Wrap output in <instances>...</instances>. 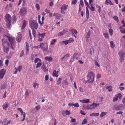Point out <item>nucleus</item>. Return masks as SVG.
<instances>
[{
	"label": "nucleus",
	"mask_w": 125,
	"mask_h": 125,
	"mask_svg": "<svg viewBox=\"0 0 125 125\" xmlns=\"http://www.w3.org/2000/svg\"><path fill=\"white\" fill-rule=\"evenodd\" d=\"M89 8H90V10L92 11H94L95 10V8L93 7H90Z\"/></svg>",
	"instance_id": "obj_62"
},
{
	"label": "nucleus",
	"mask_w": 125,
	"mask_h": 125,
	"mask_svg": "<svg viewBox=\"0 0 125 125\" xmlns=\"http://www.w3.org/2000/svg\"><path fill=\"white\" fill-rule=\"evenodd\" d=\"M58 71H56L55 70L53 71V73H52V75L54 77L55 76L56 77H58Z\"/></svg>",
	"instance_id": "obj_21"
},
{
	"label": "nucleus",
	"mask_w": 125,
	"mask_h": 125,
	"mask_svg": "<svg viewBox=\"0 0 125 125\" xmlns=\"http://www.w3.org/2000/svg\"><path fill=\"white\" fill-rule=\"evenodd\" d=\"M86 17L87 19H88L89 17V13L88 8H86Z\"/></svg>",
	"instance_id": "obj_29"
},
{
	"label": "nucleus",
	"mask_w": 125,
	"mask_h": 125,
	"mask_svg": "<svg viewBox=\"0 0 125 125\" xmlns=\"http://www.w3.org/2000/svg\"><path fill=\"white\" fill-rule=\"evenodd\" d=\"M78 55V54L77 53H75L73 55V59H71V61H72V62H73V61L74 60H73V59H78V57L77 56V55Z\"/></svg>",
	"instance_id": "obj_19"
},
{
	"label": "nucleus",
	"mask_w": 125,
	"mask_h": 125,
	"mask_svg": "<svg viewBox=\"0 0 125 125\" xmlns=\"http://www.w3.org/2000/svg\"><path fill=\"white\" fill-rule=\"evenodd\" d=\"M86 109H87L92 110L93 109L92 106H91V104L88 105L86 106Z\"/></svg>",
	"instance_id": "obj_32"
},
{
	"label": "nucleus",
	"mask_w": 125,
	"mask_h": 125,
	"mask_svg": "<svg viewBox=\"0 0 125 125\" xmlns=\"http://www.w3.org/2000/svg\"><path fill=\"white\" fill-rule=\"evenodd\" d=\"M62 80V78H59L57 80V83L58 84H60L61 81Z\"/></svg>",
	"instance_id": "obj_42"
},
{
	"label": "nucleus",
	"mask_w": 125,
	"mask_h": 125,
	"mask_svg": "<svg viewBox=\"0 0 125 125\" xmlns=\"http://www.w3.org/2000/svg\"><path fill=\"white\" fill-rule=\"evenodd\" d=\"M6 72V70L4 69H2L0 71V79L3 78Z\"/></svg>",
	"instance_id": "obj_9"
},
{
	"label": "nucleus",
	"mask_w": 125,
	"mask_h": 125,
	"mask_svg": "<svg viewBox=\"0 0 125 125\" xmlns=\"http://www.w3.org/2000/svg\"><path fill=\"white\" fill-rule=\"evenodd\" d=\"M49 78V76L47 75H46L45 76V80L46 81H47L48 80Z\"/></svg>",
	"instance_id": "obj_63"
},
{
	"label": "nucleus",
	"mask_w": 125,
	"mask_h": 125,
	"mask_svg": "<svg viewBox=\"0 0 125 125\" xmlns=\"http://www.w3.org/2000/svg\"><path fill=\"white\" fill-rule=\"evenodd\" d=\"M20 12L22 16L26 14L27 13L26 9L24 8H22L20 10Z\"/></svg>",
	"instance_id": "obj_11"
},
{
	"label": "nucleus",
	"mask_w": 125,
	"mask_h": 125,
	"mask_svg": "<svg viewBox=\"0 0 125 125\" xmlns=\"http://www.w3.org/2000/svg\"><path fill=\"white\" fill-rule=\"evenodd\" d=\"M97 8H98V11L100 13L101 11V8L99 6H97Z\"/></svg>",
	"instance_id": "obj_48"
},
{
	"label": "nucleus",
	"mask_w": 125,
	"mask_h": 125,
	"mask_svg": "<svg viewBox=\"0 0 125 125\" xmlns=\"http://www.w3.org/2000/svg\"><path fill=\"white\" fill-rule=\"evenodd\" d=\"M68 6L65 4H63L61 8V12L62 14H64V11L66 10L68 7Z\"/></svg>",
	"instance_id": "obj_10"
},
{
	"label": "nucleus",
	"mask_w": 125,
	"mask_h": 125,
	"mask_svg": "<svg viewBox=\"0 0 125 125\" xmlns=\"http://www.w3.org/2000/svg\"><path fill=\"white\" fill-rule=\"evenodd\" d=\"M39 48H41L43 51L47 50L48 48L47 44L45 43H41L38 45Z\"/></svg>",
	"instance_id": "obj_5"
},
{
	"label": "nucleus",
	"mask_w": 125,
	"mask_h": 125,
	"mask_svg": "<svg viewBox=\"0 0 125 125\" xmlns=\"http://www.w3.org/2000/svg\"><path fill=\"white\" fill-rule=\"evenodd\" d=\"M56 42V40L55 39H53L52 40V41L51 43V45H52L54 44Z\"/></svg>",
	"instance_id": "obj_41"
},
{
	"label": "nucleus",
	"mask_w": 125,
	"mask_h": 125,
	"mask_svg": "<svg viewBox=\"0 0 125 125\" xmlns=\"http://www.w3.org/2000/svg\"><path fill=\"white\" fill-rule=\"evenodd\" d=\"M62 42L64 43L65 45L69 43L68 41L67 40H66L65 41H63Z\"/></svg>",
	"instance_id": "obj_49"
},
{
	"label": "nucleus",
	"mask_w": 125,
	"mask_h": 125,
	"mask_svg": "<svg viewBox=\"0 0 125 125\" xmlns=\"http://www.w3.org/2000/svg\"><path fill=\"white\" fill-rule=\"evenodd\" d=\"M99 104H96L94 103H93L92 104H91V106H92L93 108V109H94L97 106L99 105Z\"/></svg>",
	"instance_id": "obj_26"
},
{
	"label": "nucleus",
	"mask_w": 125,
	"mask_h": 125,
	"mask_svg": "<svg viewBox=\"0 0 125 125\" xmlns=\"http://www.w3.org/2000/svg\"><path fill=\"white\" fill-rule=\"evenodd\" d=\"M45 59L47 61L49 62H52L53 60V58L51 57L46 56L45 57Z\"/></svg>",
	"instance_id": "obj_20"
},
{
	"label": "nucleus",
	"mask_w": 125,
	"mask_h": 125,
	"mask_svg": "<svg viewBox=\"0 0 125 125\" xmlns=\"http://www.w3.org/2000/svg\"><path fill=\"white\" fill-rule=\"evenodd\" d=\"M118 54L119 56L120 62H123L124 58L125 57V54L122 51H119Z\"/></svg>",
	"instance_id": "obj_7"
},
{
	"label": "nucleus",
	"mask_w": 125,
	"mask_h": 125,
	"mask_svg": "<svg viewBox=\"0 0 125 125\" xmlns=\"http://www.w3.org/2000/svg\"><path fill=\"white\" fill-rule=\"evenodd\" d=\"M79 91L81 92H83L85 91L81 87H78Z\"/></svg>",
	"instance_id": "obj_46"
},
{
	"label": "nucleus",
	"mask_w": 125,
	"mask_h": 125,
	"mask_svg": "<svg viewBox=\"0 0 125 125\" xmlns=\"http://www.w3.org/2000/svg\"><path fill=\"white\" fill-rule=\"evenodd\" d=\"M79 101L80 102L83 103L88 104L90 103V100L88 99L83 100H80Z\"/></svg>",
	"instance_id": "obj_16"
},
{
	"label": "nucleus",
	"mask_w": 125,
	"mask_h": 125,
	"mask_svg": "<svg viewBox=\"0 0 125 125\" xmlns=\"http://www.w3.org/2000/svg\"><path fill=\"white\" fill-rule=\"evenodd\" d=\"M124 107L122 104L119 105L115 104L114 106L113 109L114 110L121 111L123 110Z\"/></svg>",
	"instance_id": "obj_6"
},
{
	"label": "nucleus",
	"mask_w": 125,
	"mask_h": 125,
	"mask_svg": "<svg viewBox=\"0 0 125 125\" xmlns=\"http://www.w3.org/2000/svg\"><path fill=\"white\" fill-rule=\"evenodd\" d=\"M107 113V112H104L101 113L100 115V117H103V116L106 115Z\"/></svg>",
	"instance_id": "obj_33"
},
{
	"label": "nucleus",
	"mask_w": 125,
	"mask_h": 125,
	"mask_svg": "<svg viewBox=\"0 0 125 125\" xmlns=\"http://www.w3.org/2000/svg\"><path fill=\"white\" fill-rule=\"evenodd\" d=\"M7 38L10 42V43H15V40L13 37H9L8 36L7 37Z\"/></svg>",
	"instance_id": "obj_15"
},
{
	"label": "nucleus",
	"mask_w": 125,
	"mask_h": 125,
	"mask_svg": "<svg viewBox=\"0 0 125 125\" xmlns=\"http://www.w3.org/2000/svg\"><path fill=\"white\" fill-rule=\"evenodd\" d=\"M17 110H18L19 111H20V112H21V114L22 115V113H24V112H23V111L22 110V109L21 108H18L17 109Z\"/></svg>",
	"instance_id": "obj_61"
},
{
	"label": "nucleus",
	"mask_w": 125,
	"mask_h": 125,
	"mask_svg": "<svg viewBox=\"0 0 125 125\" xmlns=\"http://www.w3.org/2000/svg\"><path fill=\"white\" fill-rule=\"evenodd\" d=\"M70 55L69 54H66L64 57L61 58L62 61H65L66 59L67 58L69 57Z\"/></svg>",
	"instance_id": "obj_22"
},
{
	"label": "nucleus",
	"mask_w": 125,
	"mask_h": 125,
	"mask_svg": "<svg viewBox=\"0 0 125 125\" xmlns=\"http://www.w3.org/2000/svg\"><path fill=\"white\" fill-rule=\"evenodd\" d=\"M30 25L32 29H37L38 27V24L35 20H31L30 22Z\"/></svg>",
	"instance_id": "obj_3"
},
{
	"label": "nucleus",
	"mask_w": 125,
	"mask_h": 125,
	"mask_svg": "<svg viewBox=\"0 0 125 125\" xmlns=\"http://www.w3.org/2000/svg\"><path fill=\"white\" fill-rule=\"evenodd\" d=\"M53 16H55L57 19H59L60 16V14L57 13H55L54 14Z\"/></svg>",
	"instance_id": "obj_36"
},
{
	"label": "nucleus",
	"mask_w": 125,
	"mask_h": 125,
	"mask_svg": "<svg viewBox=\"0 0 125 125\" xmlns=\"http://www.w3.org/2000/svg\"><path fill=\"white\" fill-rule=\"evenodd\" d=\"M105 4H110L113 5V3L111 2V1L110 0H106L105 1Z\"/></svg>",
	"instance_id": "obj_27"
},
{
	"label": "nucleus",
	"mask_w": 125,
	"mask_h": 125,
	"mask_svg": "<svg viewBox=\"0 0 125 125\" xmlns=\"http://www.w3.org/2000/svg\"><path fill=\"white\" fill-rule=\"evenodd\" d=\"M113 30L111 29L109 30V32L111 35L112 36L113 34Z\"/></svg>",
	"instance_id": "obj_60"
},
{
	"label": "nucleus",
	"mask_w": 125,
	"mask_h": 125,
	"mask_svg": "<svg viewBox=\"0 0 125 125\" xmlns=\"http://www.w3.org/2000/svg\"><path fill=\"white\" fill-rule=\"evenodd\" d=\"M46 33L45 32H44L42 33H39L38 34L37 36L39 38L41 37V38H43L46 35Z\"/></svg>",
	"instance_id": "obj_17"
},
{
	"label": "nucleus",
	"mask_w": 125,
	"mask_h": 125,
	"mask_svg": "<svg viewBox=\"0 0 125 125\" xmlns=\"http://www.w3.org/2000/svg\"><path fill=\"white\" fill-rule=\"evenodd\" d=\"M15 43H11L10 48L13 50H15Z\"/></svg>",
	"instance_id": "obj_28"
},
{
	"label": "nucleus",
	"mask_w": 125,
	"mask_h": 125,
	"mask_svg": "<svg viewBox=\"0 0 125 125\" xmlns=\"http://www.w3.org/2000/svg\"><path fill=\"white\" fill-rule=\"evenodd\" d=\"M13 20V23H15L17 19L15 15H13L12 16Z\"/></svg>",
	"instance_id": "obj_44"
},
{
	"label": "nucleus",
	"mask_w": 125,
	"mask_h": 125,
	"mask_svg": "<svg viewBox=\"0 0 125 125\" xmlns=\"http://www.w3.org/2000/svg\"><path fill=\"white\" fill-rule=\"evenodd\" d=\"M6 87V86L5 85H1V89H5Z\"/></svg>",
	"instance_id": "obj_59"
},
{
	"label": "nucleus",
	"mask_w": 125,
	"mask_h": 125,
	"mask_svg": "<svg viewBox=\"0 0 125 125\" xmlns=\"http://www.w3.org/2000/svg\"><path fill=\"white\" fill-rule=\"evenodd\" d=\"M95 76L94 74L92 72H90L87 76L88 81L89 83L92 82L94 80Z\"/></svg>",
	"instance_id": "obj_4"
},
{
	"label": "nucleus",
	"mask_w": 125,
	"mask_h": 125,
	"mask_svg": "<svg viewBox=\"0 0 125 125\" xmlns=\"http://www.w3.org/2000/svg\"><path fill=\"white\" fill-rule=\"evenodd\" d=\"M122 95L120 93H119L116 94L113 98V102H115L117 101L118 100V98H119V100H120L122 98Z\"/></svg>",
	"instance_id": "obj_8"
},
{
	"label": "nucleus",
	"mask_w": 125,
	"mask_h": 125,
	"mask_svg": "<svg viewBox=\"0 0 125 125\" xmlns=\"http://www.w3.org/2000/svg\"><path fill=\"white\" fill-rule=\"evenodd\" d=\"M90 31H88V32L87 33V34L86 35V37L87 40L88 38H89L90 37Z\"/></svg>",
	"instance_id": "obj_45"
},
{
	"label": "nucleus",
	"mask_w": 125,
	"mask_h": 125,
	"mask_svg": "<svg viewBox=\"0 0 125 125\" xmlns=\"http://www.w3.org/2000/svg\"><path fill=\"white\" fill-rule=\"evenodd\" d=\"M113 18L115 21H116L117 22L118 21V17L116 16H114Z\"/></svg>",
	"instance_id": "obj_50"
},
{
	"label": "nucleus",
	"mask_w": 125,
	"mask_h": 125,
	"mask_svg": "<svg viewBox=\"0 0 125 125\" xmlns=\"http://www.w3.org/2000/svg\"><path fill=\"white\" fill-rule=\"evenodd\" d=\"M32 34L33 35V37L35 39L36 37V32L34 29H32Z\"/></svg>",
	"instance_id": "obj_31"
},
{
	"label": "nucleus",
	"mask_w": 125,
	"mask_h": 125,
	"mask_svg": "<svg viewBox=\"0 0 125 125\" xmlns=\"http://www.w3.org/2000/svg\"><path fill=\"white\" fill-rule=\"evenodd\" d=\"M26 21H24L23 23V26L21 28L22 29H23L25 28L26 25Z\"/></svg>",
	"instance_id": "obj_34"
},
{
	"label": "nucleus",
	"mask_w": 125,
	"mask_h": 125,
	"mask_svg": "<svg viewBox=\"0 0 125 125\" xmlns=\"http://www.w3.org/2000/svg\"><path fill=\"white\" fill-rule=\"evenodd\" d=\"M65 31L64 30H63L62 31L60 32H59L58 34V35L59 36H61L63 35V34L65 33Z\"/></svg>",
	"instance_id": "obj_30"
},
{
	"label": "nucleus",
	"mask_w": 125,
	"mask_h": 125,
	"mask_svg": "<svg viewBox=\"0 0 125 125\" xmlns=\"http://www.w3.org/2000/svg\"><path fill=\"white\" fill-rule=\"evenodd\" d=\"M2 45L3 46V51L8 53V52L10 48V44L8 42L7 40L6 39H4L2 40Z\"/></svg>",
	"instance_id": "obj_1"
},
{
	"label": "nucleus",
	"mask_w": 125,
	"mask_h": 125,
	"mask_svg": "<svg viewBox=\"0 0 125 125\" xmlns=\"http://www.w3.org/2000/svg\"><path fill=\"white\" fill-rule=\"evenodd\" d=\"M9 104L7 102H6L4 103L2 105L3 109L5 110H7L9 107Z\"/></svg>",
	"instance_id": "obj_13"
},
{
	"label": "nucleus",
	"mask_w": 125,
	"mask_h": 125,
	"mask_svg": "<svg viewBox=\"0 0 125 125\" xmlns=\"http://www.w3.org/2000/svg\"><path fill=\"white\" fill-rule=\"evenodd\" d=\"M36 7L37 10H39L40 9V6L38 4H36Z\"/></svg>",
	"instance_id": "obj_57"
},
{
	"label": "nucleus",
	"mask_w": 125,
	"mask_h": 125,
	"mask_svg": "<svg viewBox=\"0 0 125 125\" xmlns=\"http://www.w3.org/2000/svg\"><path fill=\"white\" fill-rule=\"evenodd\" d=\"M87 120L86 119H83L82 124V125H83L84 124H86L87 123Z\"/></svg>",
	"instance_id": "obj_51"
},
{
	"label": "nucleus",
	"mask_w": 125,
	"mask_h": 125,
	"mask_svg": "<svg viewBox=\"0 0 125 125\" xmlns=\"http://www.w3.org/2000/svg\"><path fill=\"white\" fill-rule=\"evenodd\" d=\"M122 102L125 106V98H123Z\"/></svg>",
	"instance_id": "obj_64"
},
{
	"label": "nucleus",
	"mask_w": 125,
	"mask_h": 125,
	"mask_svg": "<svg viewBox=\"0 0 125 125\" xmlns=\"http://www.w3.org/2000/svg\"><path fill=\"white\" fill-rule=\"evenodd\" d=\"M3 61L0 60V68H1L3 66Z\"/></svg>",
	"instance_id": "obj_55"
},
{
	"label": "nucleus",
	"mask_w": 125,
	"mask_h": 125,
	"mask_svg": "<svg viewBox=\"0 0 125 125\" xmlns=\"http://www.w3.org/2000/svg\"><path fill=\"white\" fill-rule=\"evenodd\" d=\"M65 114L67 115H69L71 113L69 111L66 110L65 111Z\"/></svg>",
	"instance_id": "obj_58"
},
{
	"label": "nucleus",
	"mask_w": 125,
	"mask_h": 125,
	"mask_svg": "<svg viewBox=\"0 0 125 125\" xmlns=\"http://www.w3.org/2000/svg\"><path fill=\"white\" fill-rule=\"evenodd\" d=\"M14 53V52L10 51V53H9L6 56V57L8 59H10L11 58L12 56Z\"/></svg>",
	"instance_id": "obj_18"
},
{
	"label": "nucleus",
	"mask_w": 125,
	"mask_h": 125,
	"mask_svg": "<svg viewBox=\"0 0 125 125\" xmlns=\"http://www.w3.org/2000/svg\"><path fill=\"white\" fill-rule=\"evenodd\" d=\"M11 17L10 15L8 14H7L5 16V21L7 23V27L10 28L11 26Z\"/></svg>",
	"instance_id": "obj_2"
},
{
	"label": "nucleus",
	"mask_w": 125,
	"mask_h": 125,
	"mask_svg": "<svg viewBox=\"0 0 125 125\" xmlns=\"http://www.w3.org/2000/svg\"><path fill=\"white\" fill-rule=\"evenodd\" d=\"M68 41V42L69 43H71L72 42H73L74 41V40L72 38H70Z\"/></svg>",
	"instance_id": "obj_56"
},
{
	"label": "nucleus",
	"mask_w": 125,
	"mask_h": 125,
	"mask_svg": "<svg viewBox=\"0 0 125 125\" xmlns=\"http://www.w3.org/2000/svg\"><path fill=\"white\" fill-rule=\"evenodd\" d=\"M110 46L112 48H114L115 45L113 41H112L110 42Z\"/></svg>",
	"instance_id": "obj_43"
},
{
	"label": "nucleus",
	"mask_w": 125,
	"mask_h": 125,
	"mask_svg": "<svg viewBox=\"0 0 125 125\" xmlns=\"http://www.w3.org/2000/svg\"><path fill=\"white\" fill-rule=\"evenodd\" d=\"M42 65V63L41 62H39L38 63L36 66V68H37L40 67H41V66Z\"/></svg>",
	"instance_id": "obj_37"
},
{
	"label": "nucleus",
	"mask_w": 125,
	"mask_h": 125,
	"mask_svg": "<svg viewBox=\"0 0 125 125\" xmlns=\"http://www.w3.org/2000/svg\"><path fill=\"white\" fill-rule=\"evenodd\" d=\"M22 38V35L20 33H18V35L16 38V40L18 42H21V39Z\"/></svg>",
	"instance_id": "obj_12"
},
{
	"label": "nucleus",
	"mask_w": 125,
	"mask_h": 125,
	"mask_svg": "<svg viewBox=\"0 0 125 125\" xmlns=\"http://www.w3.org/2000/svg\"><path fill=\"white\" fill-rule=\"evenodd\" d=\"M4 123V124L5 125H7L8 124H9L10 122V121L9 120L8 121L7 120H5L3 121Z\"/></svg>",
	"instance_id": "obj_35"
},
{
	"label": "nucleus",
	"mask_w": 125,
	"mask_h": 125,
	"mask_svg": "<svg viewBox=\"0 0 125 125\" xmlns=\"http://www.w3.org/2000/svg\"><path fill=\"white\" fill-rule=\"evenodd\" d=\"M103 35L105 38L108 39L109 38V36L108 33H103Z\"/></svg>",
	"instance_id": "obj_39"
},
{
	"label": "nucleus",
	"mask_w": 125,
	"mask_h": 125,
	"mask_svg": "<svg viewBox=\"0 0 125 125\" xmlns=\"http://www.w3.org/2000/svg\"><path fill=\"white\" fill-rule=\"evenodd\" d=\"M81 5L82 7H83L84 6V4L83 0H80V3L79 4Z\"/></svg>",
	"instance_id": "obj_40"
},
{
	"label": "nucleus",
	"mask_w": 125,
	"mask_h": 125,
	"mask_svg": "<svg viewBox=\"0 0 125 125\" xmlns=\"http://www.w3.org/2000/svg\"><path fill=\"white\" fill-rule=\"evenodd\" d=\"M106 89H108L109 92H110L112 91V87L110 85H109L105 87Z\"/></svg>",
	"instance_id": "obj_23"
},
{
	"label": "nucleus",
	"mask_w": 125,
	"mask_h": 125,
	"mask_svg": "<svg viewBox=\"0 0 125 125\" xmlns=\"http://www.w3.org/2000/svg\"><path fill=\"white\" fill-rule=\"evenodd\" d=\"M84 1L85 5H86L89 8L90 6H89L87 2V1L86 0H84Z\"/></svg>",
	"instance_id": "obj_54"
},
{
	"label": "nucleus",
	"mask_w": 125,
	"mask_h": 125,
	"mask_svg": "<svg viewBox=\"0 0 125 125\" xmlns=\"http://www.w3.org/2000/svg\"><path fill=\"white\" fill-rule=\"evenodd\" d=\"M99 115V113H93L90 114V116H97Z\"/></svg>",
	"instance_id": "obj_24"
},
{
	"label": "nucleus",
	"mask_w": 125,
	"mask_h": 125,
	"mask_svg": "<svg viewBox=\"0 0 125 125\" xmlns=\"http://www.w3.org/2000/svg\"><path fill=\"white\" fill-rule=\"evenodd\" d=\"M41 108V107L40 105H38L36 106L35 108L37 110H39Z\"/></svg>",
	"instance_id": "obj_52"
},
{
	"label": "nucleus",
	"mask_w": 125,
	"mask_h": 125,
	"mask_svg": "<svg viewBox=\"0 0 125 125\" xmlns=\"http://www.w3.org/2000/svg\"><path fill=\"white\" fill-rule=\"evenodd\" d=\"M22 67L21 66H18L17 67V70H18L19 72H21V69H22Z\"/></svg>",
	"instance_id": "obj_47"
},
{
	"label": "nucleus",
	"mask_w": 125,
	"mask_h": 125,
	"mask_svg": "<svg viewBox=\"0 0 125 125\" xmlns=\"http://www.w3.org/2000/svg\"><path fill=\"white\" fill-rule=\"evenodd\" d=\"M77 2V0H73L72 2V4L75 5L76 3Z\"/></svg>",
	"instance_id": "obj_53"
},
{
	"label": "nucleus",
	"mask_w": 125,
	"mask_h": 125,
	"mask_svg": "<svg viewBox=\"0 0 125 125\" xmlns=\"http://www.w3.org/2000/svg\"><path fill=\"white\" fill-rule=\"evenodd\" d=\"M26 55H27L28 54L29 51V45L28 43L26 42Z\"/></svg>",
	"instance_id": "obj_14"
},
{
	"label": "nucleus",
	"mask_w": 125,
	"mask_h": 125,
	"mask_svg": "<svg viewBox=\"0 0 125 125\" xmlns=\"http://www.w3.org/2000/svg\"><path fill=\"white\" fill-rule=\"evenodd\" d=\"M38 84L37 83H33V86L34 88H35L36 87V86H39Z\"/></svg>",
	"instance_id": "obj_38"
},
{
	"label": "nucleus",
	"mask_w": 125,
	"mask_h": 125,
	"mask_svg": "<svg viewBox=\"0 0 125 125\" xmlns=\"http://www.w3.org/2000/svg\"><path fill=\"white\" fill-rule=\"evenodd\" d=\"M41 68L42 70L45 72H46L48 71V69L44 65H43V66L41 67Z\"/></svg>",
	"instance_id": "obj_25"
}]
</instances>
